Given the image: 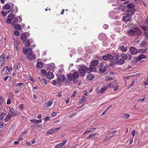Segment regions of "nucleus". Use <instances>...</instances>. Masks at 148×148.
I'll list each match as a JSON object with an SVG mask.
<instances>
[{
  "label": "nucleus",
  "instance_id": "nucleus-1",
  "mask_svg": "<svg viewBox=\"0 0 148 148\" xmlns=\"http://www.w3.org/2000/svg\"><path fill=\"white\" fill-rule=\"evenodd\" d=\"M66 76L68 79L66 80L65 84H69L72 80L73 81L74 83H75L78 82L77 80H76V79H77L79 77V75L77 72H74L73 74L70 73L67 74Z\"/></svg>",
  "mask_w": 148,
  "mask_h": 148
},
{
  "label": "nucleus",
  "instance_id": "nucleus-2",
  "mask_svg": "<svg viewBox=\"0 0 148 148\" xmlns=\"http://www.w3.org/2000/svg\"><path fill=\"white\" fill-rule=\"evenodd\" d=\"M127 32L128 35L130 36H133L134 35L141 36L142 34L141 31L137 27H134L132 29L129 30Z\"/></svg>",
  "mask_w": 148,
  "mask_h": 148
},
{
  "label": "nucleus",
  "instance_id": "nucleus-3",
  "mask_svg": "<svg viewBox=\"0 0 148 148\" xmlns=\"http://www.w3.org/2000/svg\"><path fill=\"white\" fill-rule=\"evenodd\" d=\"M88 67L84 66H80L78 69L79 73L81 77L84 76L86 72L88 73Z\"/></svg>",
  "mask_w": 148,
  "mask_h": 148
},
{
  "label": "nucleus",
  "instance_id": "nucleus-4",
  "mask_svg": "<svg viewBox=\"0 0 148 148\" xmlns=\"http://www.w3.org/2000/svg\"><path fill=\"white\" fill-rule=\"evenodd\" d=\"M121 58L124 60H130L132 59L131 55L129 53H122L121 54Z\"/></svg>",
  "mask_w": 148,
  "mask_h": 148
},
{
  "label": "nucleus",
  "instance_id": "nucleus-5",
  "mask_svg": "<svg viewBox=\"0 0 148 148\" xmlns=\"http://www.w3.org/2000/svg\"><path fill=\"white\" fill-rule=\"evenodd\" d=\"M8 114L12 117L18 116L20 114V113L19 112H17L13 109H10L9 111L8 112Z\"/></svg>",
  "mask_w": 148,
  "mask_h": 148
},
{
  "label": "nucleus",
  "instance_id": "nucleus-6",
  "mask_svg": "<svg viewBox=\"0 0 148 148\" xmlns=\"http://www.w3.org/2000/svg\"><path fill=\"white\" fill-rule=\"evenodd\" d=\"M133 9V10L127 9V10L125 12L124 14L125 15L131 16L134 14L135 11V9Z\"/></svg>",
  "mask_w": 148,
  "mask_h": 148
},
{
  "label": "nucleus",
  "instance_id": "nucleus-7",
  "mask_svg": "<svg viewBox=\"0 0 148 148\" xmlns=\"http://www.w3.org/2000/svg\"><path fill=\"white\" fill-rule=\"evenodd\" d=\"M130 52L132 54H136L138 52V51L135 47H129Z\"/></svg>",
  "mask_w": 148,
  "mask_h": 148
},
{
  "label": "nucleus",
  "instance_id": "nucleus-8",
  "mask_svg": "<svg viewBox=\"0 0 148 148\" xmlns=\"http://www.w3.org/2000/svg\"><path fill=\"white\" fill-rule=\"evenodd\" d=\"M15 16L14 14H9L8 16V18L6 22L8 24H10L11 23L12 20L13 19Z\"/></svg>",
  "mask_w": 148,
  "mask_h": 148
},
{
  "label": "nucleus",
  "instance_id": "nucleus-9",
  "mask_svg": "<svg viewBox=\"0 0 148 148\" xmlns=\"http://www.w3.org/2000/svg\"><path fill=\"white\" fill-rule=\"evenodd\" d=\"M27 58L29 60H32L35 59L36 56L32 52H29L27 55Z\"/></svg>",
  "mask_w": 148,
  "mask_h": 148
},
{
  "label": "nucleus",
  "instance_id": "nucleus-10",
  "mask_svg": "<svg viewBox=\"0 0 148 148\" xmlns=\"http://www.w3.org/2000/svg\"><path fill=\"white\" fill-rule=\"evenodd\" d=\"M125 44H121L119 46V49L123 52H126L127 51V47L125 46Z\"/></svg>",
  "mask_w": 148,
  "mask_h": 148
},
{
  "label": "nucleus",
  "instance_id": "nucleus-11",
  "mask_svg": "<svg viewBox=\"0 0 148 148\" xmlns=\"http://www.w3.org/2000/svg\"><path fill=\"white\" fill-rule=\"evenodd\" d=\"M58 79L60 81H62L65 83L66 80H67V78L66 79L65 76L61 75H57Z\"/></svg>",
  "mask_w": 148,
  "mask_h": 148
},
{
  "label": "nucleus",
  "instance_id": "nucleus-12",
  "mask_svg": "<svg viewBox=\"0 0 148 148\" xmlns=\"http://www.w3.org/2000/svg\"><path fill=\"white\" fill-rule=\"evenodd\" d=\"M67 142V140H65L62 143H61L58 144L56 145L55 146V148H61L63 147L66 144Z\"/></svg>",
  "mask_w": 148,
  "mask_h": 148
},
{
  "label": "nucleus",
  "instance_id": "nucleus-13",
  "mask_svg": "<svg viewBox=\"0 0 148 148\" xmlns=\"http://www.w3.org/2000/svg\"><path fill=\"white\" fill-rule=\"evenodd\" d=\"M122 19L124 21L128 22L130 21L132 19V18L131 16L126 15V16L123 17Z\"/></svg>",
  "mask_w": 148,
  "mask_h": 148
},
{
  "label": "nucleus",
  "instance_id": "nucleus-14",
  "mask_svg": "<svg viewBox=\"0 0 148 148\" xmlns=\"http://www.w3.org/2000/svg\"><path fill=\"white\" fill-rule=\"evenodd\" d=\"M9 72L8 67V66H6L4 69L1 71V73L2 75H5Z\"/></svg>",
  "mask_w": 148,
  "mask_h": 148
},
{
  "label": "nucleus",
  "instance_id": "nucleus-15",
  "mask_svg": "<svg viewBox=\"0 0 148 148\" xmlns=\"http://www.w3.org/2000/svg\"><path fill=\"white\" fill-rule=\"evenodd\" d=\"M96 129L95 128H89L86 130L84 133H83V134H85L88 133H89L92 132H95Z\"/></svg>",
  "mask_w": 148,
  "mask_h": 148
},
{
  "label": "nucleus",
  "instance_id": "nucleus-16",
  "mask_svg": "<svg viewBox=\"0 0 148 148\" xmlns=\"http://www.w3.org/2000/svg\"><path fill=\"white\" fill-rule=\"evenodd\" d=\"M47 78L49 79H51L53 78L54 75L52 72H48L46 74Z\"/></svg>",
  "mask_w": 148,
  "mask_h": 148
},
{
  "label": "nucleus",
  "instance_id": "nucleus-17",
  "mask_svg": "<svg viewBox=\"0 0 148 148\" xmlns=\"http://www.w3.org/2000/svg\"><path fill=\"white\" fill-rule=\"evenodd\" d=\"M127 9L133 10V9H135L134 8L135 6L134 4L132 3H129L127 5H126Z\"/></svg>",
  "mask_w": 148,
  "mask_h": 148
},
{
  "label": "nucleus",
  "instance_id": "nucleus-18",
  "mask_svg": "<svg viewBox=\"0 0 148 148\" xmlns=\"http://www.w3.org/2000/svg\"><path fill=\"white\" fill-rule=\"evenodd\" d=\"M53 101L52 100H50L47 102L45 103L44 104V106L45 108L50 107L52 105Z\"/></svg>",
  "mask_w": 148,
  "mask_h": 148
},
{
  "label": "nucleus",
  "instance_id": "nucleus-19",
  "mask_svg": "<svg viewBox=\"0 0 148 148\" xmlns=\"http://www.w3.org/2000/svg\"><path fill=\"white\" fill-rule=\"evenodd\" d=\"M12 25L13 27V28L16 30H19L21 29V26L19 24H13V25Z\"/></svg>",
  "mask_w": 148,
  "mask_h": 148
},
{
  "label": "nucleus",
  "instance_id": "nucleus-20",
  "mask_svg": "<svg viewBox=\"0 0 148 148\" xmlns=\"http://www.w3.org/2000/svg\"><path fill=\"white\" fill-rule=\"evenodd\" d=\"M27 34L25 33H23L20 37L21 40L23 41L27 39Z\"/></svg>",
  "mask_w": 148,
  "mask_h": 148
},
{
  "label": "nucleus",
  "instance_id": "nucleus-21",
  "mask_svg": "<svg viewBox=\"0 0 148 148\" xmlns=\"http://www.w3.org/2000/svg\"><path fill=\"white\" fill-rule=\"evenodd\" d=\"M24 43L25 44V46L26 47H27L29 46L31 42L30 40L28 39H26L23 41Z\"/></svg>",
  "mask_w": 148,
  "mask_h": 148
},
{
  "label": "nucleus",
  "instance_id": "nucleus-22",
  "mask_svg": "<svg viewBox=\"0 0 148 148\" xmlns=\"http://www.w3.org/2000/svg\"><path fill=\"white\" fill-rule=\"evenodd\" d=\"M146 58V56H145L143 54H141L139 56L136 58V60L137 61H139L143 59Z\"/></svg>",
  "mask_w": 148,
  "mask_h": 148
},
{
  "label": "nucleus",
  "instance_id": "nucleus-23",
  "mask_svg": "<svg viewBox=\"0 0 148 148\" xmlns=\"http://www.w3.org/2000/svg\"><path fill=\"white\" fill-rule=\"evenodd\" d=\"M88 73H89L90 72L95 71L96 70V69H95L94 67L92 66H90L89 68L88 67Z\"/></svg>",
  "mask_w": 148,
  "mask_h": 148
},
{
  "label": "nucleus",
  "instance_id": "nucleus-24",
  "mask_svg": "<svg viewBox=\"0 0 148 148\" xmlns=\"http://www.w3.org/2000/svg\"><path fill=\"white\" fill-rule=\"evenodd\" d=\"M113 134H112V135H110V134H108L103 139V142H105L107 140H108L112 137L113 136Z\"/></svg>",
  "mask_w": 148,
  "mask_h": 148
},
{
  "label": "nucleus",
  "instance_id": "nucleus-25",
  "mask_svg": "<svg viewBox=\"0 0 148 148\" xmlns=\"http://www.w3.org/2000/svg\"><path fill=\"white\" fill-rule=\"evenodd\" d=\"M125 62L124 59L122 58L119 59L117 61V63L119 64L122 65L125 63Z\"/></svg>",
  "mask_w": 148,
  "mask_h": 148
},
{
  "label": "nucleus",
  "instance_id": "nucleus-26",
  "mask_svg": "<svg viewBox=\"0 0 148 148\" xmlns=\"http://www.w3.org/2000/svg\"><path fill=\"white\" fill-rule=\"evenodd\" d=\"M43 66L42 63L41 62H39L37 63L36 67L38 69H40L42 68Z\"/></svg>",
  "mask_w": 148,
  "mask_h": 148
},
{
  "label": "nucleus",
  "instance_id": "nucleus-27",
  "mask_svg": "<svg viewBox=\"0 0 148 148\" xmlns=\"http://www.w3.org/2000/svg\"><path fill=\"white\" fill-rule=\"evenodd\" d=\"M10 10L12 11V13H14L15 14H16L18 12V8L16 6H15L14 8H13L12 7Z\"/></svg>",
  "mask_w": 148,
  "mask_h": 148
},
{
  "label": "nucleus",
  "instance_id": "nucleus-28",
  "mask_svg": "<svg viewBox=\"0 0 148 148\" xmlns=\"http://www.w3.org/2000/svg\"><path fill=\"white\" fill-rule=\"evenodd\" d=\"M30 121L33 123H39L42 122V120H37L35 119H30Z\"/></svg>",
  "mask_w": 148,
  "mask_h": 148
},
{
  "label": "nucleus",
  "instance_id": "nucleus-29",
  "mask_svg": "<svg viewBox=\"0 0 148 148\" xmlns=\"http://www.w3.org/2000/svg\"><path fill=\"white\" fill-rule=\"evenodd\" d=\"M98 63L99 61L97 60H93L91 62L92 65L93 66H97Z\"/></svg>",
  "mask_w": 148,
  "mask_h": 148
},
{
  "label": "nucleus",
  "instance_id": "nucleus-30",
  "mask_svg": "<svg viewBox=\"0 0 148 148\" xmlns=\"http://www.w3.org/2000/svg\"><path fill=\"white\" fill-rule=\"evenodd\" d=\"M94 76L93 74H89L87 76V79L90 80H92L94 79Z\"/></svg>",
  "mask_w": 148,
  "mask_h": 148
},
{
  "label": "nucleus",
  "instance_id": "nucleus-31",
  "mask_svg": "<svg viewBox=\"0 0 148 148\" xmlns=\"http://www.w3.org/2000/svg\"><path fill=\"white\" fill-rule=\"evenodd\" d=\"M108 59L111 61L113 60L114 57L111 54L108 53L107 54Z\"/></svg>",
  "mask_w": 148,
  "mask_h": 148
},
{
  "label": "nucleus",
  "instance_id": "nucleus-32",
  "mask_svg": "<svg viewBox=\"0 0 148 148\" xmlns=\"http://www.w3.org/2000/svg\"><path fill=\"white\" fill-rule=\"evenodd\" d=\"M11 117L8 114L6 116V117L4 119H3V121L5 122H6L8 121L10 119Z\"/></svg>",
  "mask_w": 148,
  "mask_h": 148
},
{
  "label": "nucleus",
  "instance_id": "nucleus-33",
  "mask_svg": "<svg viewBox=\"0 0 148 148\" xmlns=\"http://www.w3.org/2000/svg\"><path fill=\"white\" fill-rule=\"evenodd\" d=\"M11 8L10 6L8 3H6L3 7V8H4L6 10H8L10 9Z\"/></svg>",
  "mask_w": 148,
  "mask_h": 148
},
{
  "label": "nucleus",
  "instance_id": "nucleus-34",
  "mask_svg": "<svg viewBox=\"0 0 148 148\" xmlns=\"http://www.w3.org/2000/svg\"><path fill=\"white\" fill-rule=\"evenodd\" d=\"M86 100V97L83 95H82V97L81 99L79 100V103H82L83 102L85 101Z\"/></svg>",
  "mask_w": 148,
  "mask_h": 148
},
{
  "label": "nucleus",
  "instance_id": "nucleus-35",
  "mask_svg": "<svg viewBox=\"0 0 148 148\" xmlns=\"http://www.w3.org/2000/svg\"><path fill=\"white\" fill-rule=\"evenodd\" d=\"M13 19L14 20L13 21V22L11 24V25H13V24H14V23H17L18 22V19L17 17H16L15 18L14 17Z\"/></svg>",
  "mask_w": 148,
  "mask_h": 148
},
{
  "label": "nucleus",
  "instance_id": "nucleus-36",
  "mask_svg": "<svg viewBox=\"0 0 148 148\" xmlns=\"http://www.w3.org/2000/svg\"><path fill=\"white\" fill-rule=\"evenodd\" d=\"M126 6H124L123 5H121L120 6L119 8V10H121L122 11H123L125 10L126 8Z\"/></svg>",
  "mask_w": 148,
  "mask_h": 148
},
{
  "label": "nucleus",
  "instance_id": "nucleus-37",
  "mask_svg": "<svg viewBox=\"0 0 148 148\" xmlns=\"http://www.w3.org/2000/svg\"><path fill=\"white\" fill-rule=\"evenodd\" d=\"M99 72L101 73H103L106 71V68L104 67V68H100L99 69Z\"/></svg>",
  "mask_w": 148,
  "mask_h": 148
},
{
  "label": "nucleus",
  "instance_id": "nucleus-38",
  "mask_svg": "<svg viewBox=\"0 0 148 148\" xmlns=\"http://www.w3.org/2000/svg\"><path fill=\"white\" fill-rule=\"evenodd\" d=\"M107 89V87H105L102 88H101L100 90L99 91V92L100 93H102L104 92V91L106 90Z\"/></svg>",
  "mask_w": 148,
  "mask_h": 148
},
{
  "label": "nucleus",
  "instance_id": "nucleus-39",
  "mask_svg": "<svg viewBox=\"0 0 148 148\" xmlns=\"http://www.w3.org/2000/svg\"><path fill=\"white\" fill-rule=\"evenodd\" d=\"M61 128V127L60 126L59 127L57 128H52V129L53 130V133L56 132H57L58 130H59Z\"/></svg>",
  "mask_w": 148,
  "mask_h": 148
},
{
  "label": "nucleus",
  "instance_id": "nucleus-40",
  "mask_svg": "<svg viewBox=\"0 0 148 148\" xmlns=\"http://www.w3.org/2000/svg\"><path fill=\"white\" fill-rule=\"evenodd\" d=\"M96 135H99V134H90L89 136H88L86 137V138L87 139L90 138H92V137H94Z\"/></svg>",
  "mask_w": 148,
  "mask_h": 148
},
{
  "label": "nucleus",
  "instance_id": "nucleus-41",
  "mask_svg": "<svg viewBox=\"0 0 148 148\" xmlns=\"http://www.w3.org/2000/svg\"><path fill=\"white\" fill-rule=\"evenodd\" d=\"M23 53L25 54H27L28 53V49L27 48L24 47L23 49Z\"/></svg>",
  "mask_w": 148,
  "mask_h": 148
},
{
  "label": "nucleus",
  "instance_id": "nucleus-42",
  "mask_svg": "<svg viewBox=\"0 0 148 148\" xmlns=\"http://www.w3.org/2000/svg\"><path fill=\"white\" fill-rule=\"evenodd\" d=\"M0 58L1 59V60L4 62L5 57H4V55L3 54H2L0 56Z\"/></svg>",
  "mask_w": 148,
  "mask_h": 148
},
{
  "label": "nucleus",
  "instance_id": "nucleus-43",
  "mask_svg": "<svg viewBox=\"0 0 148 148\" xmlns=\"http://www.w3.org/2000/svg\"><path fill=\"white\" fill-rule=\"evenodd\" d=\"M53 133L52 128H51L47 132V134H51Z\"/></svg>",
  "mask_w": 148,
  "mask_h": 148
},
{
  "label": "nucleus",
  "instance_id": "nucleus-44",
  "mask_svg": "<svg viewBox=\"0 0 148 148\" xmlns=\"http://www.w3.org/2000/svg\"><path fill=\"white\" fill-rule=\"evenodd\" d=\"M41 73L44 75H45L46 74V72L44 69H42L41 71Z\"/></svg>",
  "mask_w": 148,
  "mask_h": 148
},
{
  "label": "nucleus",
  "instance_id": "nucleus-45",
  "mask_svg": "<svg viewBox=\"0 0 148 148\" xmlns=\"http://www.w3.org/2000/svg\"><path fill=\"white\" fill-rule=\"evenodd\" d=\"M141 28L145 31L148 30V28L146 26H142L141 27Z\"/></svg>",
  "mask_w": 148,
  "mask_h": 148
},
{
  "label": "nucleus",
  "instance_id": "nucleus-46",
  "mask_svg": "<svg viewBox=\"0 0 148 148\" xmlns=\"http://www.w3.org/2000/svg\"><path fill=\"white\" fill-rule=\"evenodd\" d=\"M14 35L16 36H18L20 35L19 32L18 31H14Z\"/></svg>",
  "mask_w": 148,
  "mask_h": 148
},
{
  "label": "nucleus",
  "instance_id": "nucleus-47",
  "mask_svg": "<svg viewBox=\"0 0 148 148\" xmlns=\"http://www.w3.org/2000/svg\"><path fill=\"white\" fill-rule=\"evenodd\" d=\"M102 58L104 60H108L107 56V55L106 56H102Z\"/></svg>",
  "mask_w": 148,
  "mask_h": 148
},
{
  "label": "nucleus",
  "instance_id": "nucleus-48",
  "mask_svg": "<svg viewBox=\"0 0 148 148\" xmlns=\"http://www.w3.org/2000/svg\"><path fill=\"white\" fill-rule=\"evenodd\" d=\"M114 59L116 60H118L119 58V56L118 55L116 54L114 56Z\"/></svg>",
  "mask_w": 148,
  "mask_h": 148
},
{
  "label": "nucleus",
  "instance_id": "nucleus-49",
  "mask_svg": "<svg viewBox=\"0 0 148 148\" xmlns=\"http://www.w3.org/2000/svg\"><path fill=\"white\" fill-rule=\"evenodd\" d=\"M57 113L56 112H53L51 114V117H54L56 116Z\"/></svg>",
  "mask_w": 148,
  "mask_h": 148
},
{
  "label": "nucleus",
  "instance_id": "nucleus-50",
  "mask_svg": "<svg viewBox=\"0 0 148 148\" xmlns=\"http://www.w3.org/2000/svg\"><path fill=\"white\" fill-rule=\"evenodd\" d=\"M130 116V115L128 114H125L124 115H123L124 117L126 119L128 118Z\"/></svg>",
  "mask_w": 148,
  "mask_h": 148
},
{
  "label": "nucleus",
  "instance_id": "nucleus-51",
  "mask_svg": "<svg viewBox=\"0 0 148 148\" xmlns=\"http://www.w3.org/2000/svg\"><path fill=\"white\" fill-rule=\"evenodd\" d=\"M1 13L4 16H5L7 15V13L6 12H4L3 11H1Z\"/></svg>",
  "mask_w": 148,
  "mask_h": 148
},
{
  "label": "nucleus",
  "instance_id": "nucleus-52",
  "mask_svg": "<svg viewBox=\"0 0 148 148\" xmlns=\"http://www.w3.org/2000/svg\"><path fill=\"white\" fill-rule=\"evenodd\" d=\"M135 1L138 4H140L142 1V0H135Z\"/></svg>",
  "mask_w": 148,
  "mask_h": 148
},
{
  "label": "nucleus",
  "instance_id": "nucleus-53",
  "mask_svg": "<svg viewBox=\"0 0 148 148\" xmlns=\"http://www.w3.org/2000/svg\"><path fill=\"white\" fill-rule=\"evenodd\" d=\"M106 79L107 81H109L110 80H113V78L111 77H108L106 78Z\"/></svg>",
  "mask_w": 148,
  "mask_h": 148
},
{
  "label": "nucleus",
  "instance_id": "nucleus-54",
  "mask_svg": "<svg viewBox=\"0 0 148 148\" xmlns=\"http://www.w3.org/2000/svg\"><path fill=\"white\" fill-rule=\"evenodd\" d=\"M76 91L75 90L73 92V94L71 95V96L73 97H75L76 94Z\"/></svg>",
  "mask_w": 148,
  "mask_h": 148
},
{
  "label": "nucleus",
  "instance_id": "nucleus-55",
  "mask_svg": "<svg viewBox=\"0 0 148 148\" xmlns=\"http://www.w3.org/2000/svg\"><path fill=\"white\" fill-rule=\"evenodd\" d=\"M134 83H135L134 80H133L131 82V84L129 86V87L133 86L134 84Z\"/></svg>",
  "mask_w": 148,
  "mask_h": 148
},
{
  "label": "nucleus",
  "instance_id": "nucleus-56",
  "mask_svg": "<svg viewBox=\"0 0 148 148\" xmlns=\"http://www.w3.org/2000/svg\"><path fill=\"white\" fill-rule=\"evenodd\" d=\"M103 27L105 29H107L108 27V25L107 24H104L103 26Z\"/></svg>",
  "mask_w": 148,
  "mask_h": 148
},
{
  "label": "nucleus",
  "instance_id": "nucleus-57",
  "mask_svg": "<svg viewBox=\"0 0 148 148\" xmlns=\"http://www.w3.org/2000/svg\"><path fill=\"white\" fill-rule=\"evenodd\" d=\"M11 103V100L10 99H8L7 100V104L8 105H9V104H10Z\"/></svg>",
  "mask_w": 148,
  "mask_h": 148
},
{
  "label": "nucleus",
  "instance_id": "nucleus-58",
  "mask_svg": "<svg viewBox=\"0 0 148 148\" xmlns=\"http://www.w3.org/2000/svg\"><path fill=\"white\" fill-rule=\"evenodd\" d=\"M52 83L53 85H56L57 84L56 81L55 80H53L52 81Z\"/></svg>",
  "mask_w": 148,
  "mask_h": 148
},
{
  "label": "nucleus",
  "instance_id": "nucleus-59",
  "mask_svg": "<svg viewBox=\"0 0 148 148\" xmlns=\"http://www.w3.org/2000/svg\"><path fill=\"white\" fill-rule=\"evenodd\" d=\"M3 126V123L2 122H0V128H2Z\"/></svg>",
  "mask_w": 148,
  "mask_h": 148
},
{
  "label": "nucleus",
  "instance_id": "nucleus-60",
  "mask_svg": "<svg viewBox=\"0 0 148 148\" xmlns=\"http://www.w3.org/2000/svg\"><path fill=\"white\" fill-rule=\"evenodd\" d=\"M27 49H28V52H32V48L29 47Z\"/></svg>",
  "mask_w": 148,
  "mask_h": 148
},
{
  "label": "nucleus",
  "instance_id": "nucleus-61",
  "mask_svg": "<svg viewBox=\"0 0 148 148\" xmlns=\"http://www.w3.org/2000/svg\"><path fill=\"white\" fill-rule=\"evenodd\" d=\"M14 68L15 69H17L18 68V66L17 65H14Z\"/></svg>",
  "mask_w": 148,
  "mask_h": 148
},
{
  "label": "nucleus",
  "instance_id": "nucleus-62",
  "mask_svg": "<svg viewBox=\"0 0 148 148\" xmlns=\"http://www.w3.org/2000/svg\"><path fill=\"white\" fill-rule=\"evenodd\" d=\"M144 35L145 36V37L148 38V34L147 32H144Z\"/></svg>",
  "mask_w": 148,
  "mask_h": 148
},
{
  "label": "nucleus",
  "instance_id": "nucleus-63",
  "mask_svg": "<svg viewBox=\"0 0 148 148\" xmlns=\"http://www.w3.org/2000/svg\"><path fill=\"white\" fill-rule=\"evenodd\" d=\"M49 119V117L48 116H46L45 118V121H47Z\"/></svg>",
  "mask_w": 148,
  "mask_h": 148
},
{
  "label": "nucleus",
  "instance_id": "nucleus-64",
  "mask_svg": "<svg viewBox=\"0 0 148 148\" xmlns=\"http://www.w3.org/2000/svg\"><path fill=\"white\" fill-rule=\"evenodd\" d=\"M132 134L133 135V136H134L135 134H136V131L135 130H133L132 131Z\"/></svg>",
  "mask_w": 148,
  "mask_h": 148
}]
</instances>
